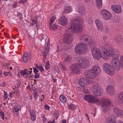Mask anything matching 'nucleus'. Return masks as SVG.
Listing matches in <instances>:
<instances>
[{
    "label": "nucleus",
    "instance_id": "nucleus-3",
    "mask_svg": "<svg viewBox=\"0 0 123 123\" xmlns=\"http://www.w3.org/2000/svg\"><path fill=\"white\" fill-rule=\"evenodd\" d=\"M103 53L102 54L103 58L105 60L107 59V56H113L115 55V52L112 47H108L103 48Z\"/></svg>",
    "mask_w": 123,
    "mask_h": 123
},
{
    "label": "nucleus",
    "instance_id": "nucleus-42",
    "mask_svg": "<svg viewBox=\"0 0 123 123\" xmlns=\"http://www.w3.org/2000/svg\"><path fill=\"white\" fill-rule=\"evenodd\" d=\"M109 42L108 41V40L107 41H105L104 44V45L106 46H108L109 44Z\"/></svg>",
    "mask_w": 123,
    "mask_h": 123
},
{
    "label": "nucleus",
    "instance_id": "nucleus-19",
    "mask_svg": "<svg viewBox=\"0 0 123 123\" xmlns=\"http://www.w3.org/2000/svg\"><path fill=\"white\" fill-rule=\"evenodd\" d=\"M107 123H116L115 116L113 115H111L107 119Z\"/></svg>",
    "mask_w": 123,
    "mask_h": 123
},
{
    "label": "nucleus",
    "instance_id": "nucleus-59",
    "mask_svg": "<svg viewBox=\"0 0 123 123\" xmlns=\"http://www.w3.org/2000/svg\"><path fill=\"white\" fill-rule=\"evenodd\" d=\"M58 118V116L56 115H55L54 116V119L55 120H56Z\"/></svg>",
    "mask_w": 123,
    "mask_h": 123
},
{
    "label": "nucleus",
    "instance_id": "nucleus-58",
    "mask_svg": "<svg viewBox=\"0 0 123 123\" xmlns=\"http://www.w3.org/2000/svg\"><path fill=\"white\" fill-rule=\"evenodd\" d=\"M103 39L105 40V41L108 40L107 39V37L106 36H104Z\"/></svg>",
    "mask_w": 123,
    "mask_h": 123
},
{
    "label": "nucleus",
    "instance_id": "nucleus-43",
    "mask_svg": "<svg viewBox=\"0 0 123 123\" xmlns=\"http://www.w3.org/2000/svg\"><path fill=\"white\" fill-rule=\"evenodd\" d=\"M37 21V18H35L34 20H33L32 21V22L31 23V25H34L36 23Z\"/></svg>",
    "mask_w": 123,
    "mask_h": 123
},
{
    "label": "nucleus",
    "instance_id": "nucleus-64",
    "mask_svg": "<svg viewBox=\"0 0 123 123\" xmlns=\"http://www.w3.org/2000/svg\"><path fill=\"white\" fill-rule=\"evenodd\" d=\"M49 62V61H48L47 62V63L45 65L50 66V64Z\"/></svg>",
    "mask_w": 123,
    "mask_h": 123
},
{
    "label": "nucleus",
    "instance_id": "nucleus-9",
    "mask_svg": "<svg viewBox=\"0 0 123 123\" xmlns=\"http://www.w3.org/2000/svg\"><path fill=\"white\" fill-rule=\"evenodd\" d=\"M92 92L93 94L96 96H101L103 93L102 89L97 84L95 85L93 87Z\"/></svg>",
    "mask_w": 123,
    "mask_h": 123
},
{
    "label": "nucleus",
    "instance_id": "nucleus-45",
    "mask_svg": "<svg viewBox=\"0 0 123 123\" xmlns=\"http://www.w3.org/2000/svg\"><path fill=\"white\" fill-rule=\"evenodd\" d=\"M35 75H34V77L36 78H37L39 77V74L37 73H35Z\"/></svg>",
    "mask_w": 123,
    "mask_h": 123
},
{
    "label": "nucleus",
    "instance_id": "nucleus-6",
    "mask_svg": "<svg viewBox=\"0 0 123 123\" xmlns=\"http://www.w3.org/2000/svg\"><path fill=\"white\" fill-rule=\"evenodd\" d=\"M94 47L92 48V54L94 58L98 60L99 59L101 56L103 57L102 54L103 53V50L102 51L101 53L100 50L98 48H95Z\"/></svg>",
    "mask_w": 123,
    "mask_h": 123
},
{
    "label": "nucleus",
    "instance_id": "nucleus-56",
    "mask_svg": "<svg viewBox=\"0 0 123 123\" xmlns=\"http://www.w3.org/2000/svg\"><path fill=\"white\" fill-rule=\"evenodd\" d=\"M55 121L54 120H53L52 121H49L47 123H55Z\"/></svg>",
    "mask_w": 123,
    "mask_h": 123
},
{
    "label": "nucleus",
    "instance_id": "nucleus-57",
    "mask_svg": "<svg viewBox=\"0 0 123 123\" xmlns=\"http://www.w3.org/2000/svg\"><path fill=\"white\" fill-rule=\"evenodd\" d=\"M109 29L107 27H106L105 28V32L106 33H107L108 32V31Z\"/></svg>",
    "mask_w": 123,
    "mask_h": 123
},
{
    "label": "nucleus",
    "instance_id": "nucleus-26",
    "mask_svg": "<svg viewBox=\"0 0 123 123\" xmlns=\"http://www.w3.org/2000/svg\"><path fill=\"white\" fill-rule=\"evenodd\" d=\"M96 5L98 7L102 6V0H96Z\"/></svg>",
    "mask_w": 123,
    "mask_h": 123
},
{
    "label": "nucleus",
    "instance_id": "nucleus-11",
    "mask_svg": "<svg viewBox=\"0 0 123 123\" xmlns=\"http://www.w3.org/2000/svg\"><path fill=\"white\" fill-rule=\"evenodd\" d=\"M111 102L108 99H105L102 101V106L103 110L104 112H106L109 110V106L111 105Z\"/></svg>",
    "mask_w": 123,
    "mask_h": 123
},
{
    "label": "nucleus",
    "instance_id": "nucleus-16",
    "mask_svg": "<svg viewBox=\"0 0 123 123\" xmlns=\"http://www.w3.org/2000/svg\"><path fill=\"white\" fill-rule=\"evenodd\" d=\"M114 113L116 116H122L123 115V112L121 109L116 107L113 108Z\"/></svg>",
    "mask_w": 123,
    "mask_h": 123
},
{
    "label": "nucleus",
    "instance_id": "nucleus-8",
    "mask_svg": "<svg viewBox=\"0 0 123 123\" xmlns=\"http://www.w3.org/2000/svg\"><path fill=\"white\" fill-rule=\"evenodd\" d=\"M103 66L105 71L108 74L112 75L114 74L113 70L110 64L107 63H105L104 64Z\"/></svg>",
    "mask_w": 123,
    "mask_h": 123
},
{
    "label": "nucleus",
    "instance_id": "nucleus-41",
    "mask_svg": "<svg viewBox=\"0 0 123 123\" xmlns=\"http://www.w3.org/2000/svg\"><path fill=\"white\" fill-rule=\"evenodd\" d=\"M9 74L10 76L11 75V73L10 72H7L6 71H4V74L6 76H7L8 75V74Z\"/></svg>",
    "mask_w": 123,
    "mask_h": 123
},
{
    "label": "nucleus",
    "instance_id": "nucleus-27",
    "mask_svg": "<svg viewBox=\"0 0 123 123\" xmlns=\"http://www.w3.org/2000/svg\"><path fill=\"white\" fill-rule=\"evenodd\" d=\"M68 108L71 110H74L76 109V107L75 105L72 104L68 105Z\"/></svg>",
    "mask_w": 123,
    "mask_h": 123
},
{
    "label": "nucleus",
    "instance_id": "nucleus-49",
    "mask_svg": "<svg viewBox=\"0 0 123 123\" xmlns=\"http://www.w3.org/2000/svg\"><path fill=\"white\" fill-rule=\"evenodd\" d=\"M21 81L19 80H18L17 82V86L18 88L19 87V86L21 84Z\"/></svg>",
    "mask_w": 123,
    "mask_h": 123
},
{
    "label": "nucleus",
    "instance_id": "nucleus-38",
    "mask_svg": "<svg viewBox=\"0 0 123 123\" xmlns=\"http://www.w3.org/2000/svg\"><path fill=\"white\" fill-rule=\"evenodd\" d=\"M4 99L5 100V99H7V98L8 95L7 94V93L5 91H4Z\"/></svg>",
    "mask_w": 123,
    "mask_h": 123
},
{
    "label": "nucleus",
    "instance_id": "nucleus-14",
    "mask_svg": "<svg viewBox=\"0 0 123 123\" xmlns=\"http://www.w3.org/2000/svg\"><path fill=\"white\" fill-rule=\"evenodd\" d=\"M80 67L79 65L76 63L72 64L70 67L71 73L73 74H77L80 72Z\"/></svg>",
    "mask_w": 123,
    "mask_h": 123
},
{
    "label": "nucleus",
    "instance_id": "nucleus-7",
    "mask_svg": "<svg viewBox=\"0 0 123 123\" xmlns=\"http://www.w3.org/2000/svg\"><path fill=\"white\" fill-rule=\"evenodd\" d=\"M79 65L82 68H86L89 65V62L88 60L83 58H80L79 60Z\"/></svg>",
    "mask_w": 123,
    "mask_h": 123
},
{
    "label": "nucleus",
    "instance_id": "nucleus-54",
    "mask_svg": "<svg viewBox=\"0 0 123 123\" xmlns=\"http://www.w3.org/2000/svg\"><path fill=\"white\" fill-rule=\"evenodd\" d=\"M35 33H34V31L31 32L30 33V35L31 36H35Z\"/></svg>",
    "mask_w": 123,
    "mask_h": 123
},
{
    "label": "nucleus",
    "instance_id": "nucleus-63",
    "mask_svg": "<svg viewBox=\"0 0 123 123\" xmlns=\"http://www.w3.org/2000/svg\"><path fill=\"white\" fill-rule=\"evenodd\" d=\"M117 39H118V41L119 42H120V41H122V39L120 37H119Z\"/></svg>",
    "mask_w": 123,
    "mask_h": 123
},
{
    "label": "nucleus",
    "instance_id": "nucleus-10",
    "mask_svg": "<svg viewBox=\"0 0 123 123\" xmlns=\"http://www.w3.org/2000/svg\"><path fill=\"white\" fill-rule=\"evenodd\" d=\"M95 97L90 95H86L84 97V99L89 103L92 104L95 103L99 101L98 99H95Z\"/></svg>",
    "mask_w": 123,
    "mask_h": 123
},
{
    "label": "nucleus",
    "instance_id": "nucleus-25",
    "mask_svg": "<svg viewBox=\"0 0 123 123\" xmlns=\"http://www.w3.org/2000/svg\"><path fill=\"white\" fill-rule=\"evenodd\" d=\"M118 98L119 100L123 104V91L119 94Z\"/></svg>",
    "mask_w": 123,
    "mask_h": 123
},
{
    "label": "nucleus",
    "instance_id": "nucleus-30",
    "mask_svg": "<svg viewBox=\"0 0 123 123\" xmlns=\"http://www.w3.org/2000/svg\"><path fill=\"white\" fill-rule=\"evenodd\" d=\"M71 8L70 6H67L65 9L64 12L68 13L71 11Z\"/></svg>",
    "mask_w": 123,
    "mask_h": 123
},
{
    "label": "nucleus",
    "instance_id": "nucleus-12",
    "mask_svg": "<svg viewBox=\"0 0 123 123\" xmlns=\"http://www.w3.org/2000/svg\"><path fill=\"white\" fill-rule=\"evenodd\" d=\"M85 77L87 78H95L97 76L95 73L92 69L86 70L85 73Z\"/></svg>",
    "mask_w": 123,
    "mask_h": 123
},
{
    "label": "nucleus",
    "instance_id": "nucleus-23",
    "mask_svg": "<svg viewBox=\"0 0 123 123\" xmlns=\"http://www.w3.org/2000/svg\"><path fill=\"white\" fill-rule=\"evenodd\" d=\"M85 9L84 7H80L78 12L81 14L83 15L85 12Z\"/></svg>",
    "mask_w": 123,
    "mask_h": 123
},
{
    "label": "nucleus",
    "instance_id": "nucleus-44",
    "mask_svg": "<svg viewBox=\"0 0 123 123\" xmlns=\"http://www.w3.org/2000/svg\"><path fill=\"white\" fill-rule=\"evenodd\" d=\"M38 96L37 92H35L34 95V97L35 99H37Z\"/></svg>",
    "mask_w": 123,
    "mask_h": 123
},
{
    "label": "nucleus",
    "instance_id": "nucleus-24",
    "mask_svg": "<svg viewBox=\"0 0 123 123\" xmlns=\"http://www.w3.org/2000/svg\"><path fill=\"white\" fill-rule=\"evenodd\" d=\"M60 101L63 103H65L67 101L66 98L63 95H61L59 97Z\"/></svg>",
    "mask_w": 123,
    "mask_h": 123
},
{
    "label": "nucleus",
    "instance_id": "nucleus-20",
    "mask_svg": "<svg viewBox=\"0 0 123 123\" xmlns=\"http://www.w3.org/2000/svg\"><path fill=\"white\" fill-rule=\"evenodd\" d=\"M95 22L97 27L100 31H102L103 30L104 27L101 22L99 19L96 20Z\"/></svg>",
    "mask_w": 123,
    "mask_h": 123
},
{
    "label": "nucleus",
    "instance_id": "nucleus-17",
    "mask_svg": "<svg viewBox=\"0 0 123 123\" xmlns=\"http://www.w3.org/2000/svg\"><path fill=\"white\" fill-rule=\"evenodd\" d=\"M78 83L80 86L82 87L85 86L87 85L88 83L87 80L85 78H81L79 80Z\"/></svg>",
    "mask_w": 123,
    "mask_h": 123
},
{
    "label": "nucleus",
    "instance_id": "nucleus-39",
    "mask_svg": "<svg viewBox=\"0 0 123 123\" xmlns=\"http://www.w3.org/2000/svg\"><path fill=\"white\" fill-rule=\"evenodd\" d=\"M31 120L32 121L35 120L36 118V114L31 116Z\"/></svg>",
    "mask_w": 123,
    "mask_h": 123
},
{
    "label": "nucleus",
    "instance_id": "nucleus-22",
    "mask_svg": "<svg viewBox=\"0 0 123 123\" xmlns=\"http://www.w3.org/2000/svg\"><path fill=\"white\" fill-rule=\"evenodd\" d=\"M114 88L112 86L109 85L106 87V91L108 94L112 95L114 92Z\"/></svg>",
    "mask_w": 123,
    "mask_h": 123
},
{
    "label": "nucleus",
    "instance_id": "nucleus-31",
    "mask_svg": "<svg viewBox=\"0 0 123 123\" xmlns=\"http://www.w3.org/2000/svg\"><path fill=\"white\" fill-rule=\"evenodd\" d=\"M20 74L22 75H29L30 74H28L25 70H22L20 72Z\"/></svg>",
    "mask_w": 123,
    "mask_h": 123
},
{
    "label": "nucleus",
    "instance_id": "nucleus-51",
    "mask_svg": "<svg viewBox=\"0 0 123 123\" xmlns=\"http://www.w3.org/2000/svg\"><path fill=\"white\" fill-rule=\"evenodd\" d=\"M30 113L31 114V116L32 115H34L35 114V113L34 111L33 110H32L30 111Z\"/></svg>",
    "mask_w": 123,
    "mask_h": 123
},
{
    "label": "nucleus",
    "instance_id": "nucleus-15",
    "mask_svg": "<svg viewBox=\"0 0 123 123\" xmlns=\"http://www.w3.org/2000/svg\"><path fill=\"white\" fill-rule=\"evenodd\" d=\"M111 8L115 12L117 13H121L122 11L121 6L119 5H113L111 6Z\"/></svg>",
    "mask_w": 123,
    "mask_h": 123
},
{
    "label": "nucleus",
    "instance_id": "nucleus-34",
    "mask_svg": "<svg viewBox=\"0 0 123 123\" xmlns=\"http://www.w3.org/2000/svg\"><path fill=\"white\" fill-rule=\"evenodd\" d=\"M49 51V50L48 49H45L43 51V54L44 55H47L48 52Z\"/></svg>",
    "mask_w": 123,
    "mask_h": 123
},
{
    "label": "nucleus",
    "instance_id": "nucleus-60",
    "mask_svg": "<svg viewBox=\"0 0 123 123\" xmlns=\"http://www.w3.org/2000/svg\"><path fill=\"white\" fill-rule=\"evenodd\" d=\"M12 104H13V105H14V106L18 105V103H16V102H15L13 103Z\"/></svg>",
    "mask_w": 123,
    "mask_h": 123
},
{
    "label": "nucleus",
    "instance_id": "nucleus-53",
    "mask_svg": "<svg viewBox=\"0 0 123 123\" xmlns=\"http://www.w3.org/2000/svg\"><path fill=\"white\" fill-rule=\"evenodd\" d=\"M50 66L45 65V69L46 70H49L50 68Z\"/></svg>",
    "mask_w": 123,
    "mask_h": 123
},
{
    "label": "nucleus",
    "instance_id": "nucleus-62",
    "mask_svg": "<svg viewBox=\"0 0 123 123\" xmlns=\"http://www.w3.org/2000/svg\"><path fill=\"white\" fill-rule=\"evenodd\" d=\"M83 91V92L85 93H86L88 92V91L87 90H84Z\"/></svg>",
    "mask_w": 123,
    "mask_h": 123
},
{
    "label": "nucleus",
    "instance_id": "nucleus-2",
    "mask_svg": "<svg viewBox=\"0 0 123 123\" xmlns=\"http://www.w3.org/2000/svg\"><path fill=\"white\" fill-rule=\"evenodd\" d=\"M111 64L114 69L118 71L120 69V66L123 68V56L120 58V60L118 58L113 59L111 61Z\"/></svg>",
    "mask_w": 123,
    "mask_h": 123
},
{
    "label": "nucleus",
    "instance_id": "nucleus-18",
    "mask_svg": "<svg viewBox=\"0 0 123 123\" xmlns=\"http://www.w3.org/2000/svg\"><path fill=\"white\" fill-rule=\"evenodd\" d=\"M91 69L95 73L97 76L98 74L101 73V68L98 65H96L93 66Z\"/></svg>",
    "mask_w": 123,
    "mask_h": 123
},
{
    "label": "nucleus",
    "instance_id": "nucleus-29",
    "mask_svg": "<svg viewBox=\"0 0 123 123\" xmlns=\"http://www.w3.org/2000/svg\"><path fill=\"white\" fill-rule=\"evenodd\" d=\"M19 107H20L19 106H14L13 108V111L14 112H17L19 110L20 108L19 109Z\"/></svg>",
    "mask_w": 123,
    "mask_h": 123
},
{
    "label": "nucleus",
    "instance_id": "nucleus-13",
    "mask_svg": "<svg viewBox=\"0 0 123 123\" xmlns=\"http://www.w3.org/2000/svg\"><path fill=\"white\" fill-rule=\"evenodd\" d=\"M100 13L104 18L105 19H109L111 18V13L106 9L102 10L101 11Z\"/></svg>",
    "mask_w": 123,
    "mask_h": 123
},
{
    "label": "nucleus",
    "instance_id": "nucleus-55",
    "mask_svg": "<svg viewBox=\"0 0 123 123\" xmlns=\"http://www.w3.org/2000/svg\"><path fill=\"white\" fill-rule=\"evenodd\" d=\"M44 56L43 57V60L44 63L45 62V61L46 60V57L47 55H44Z\"/></svg>",
    "mask_w": 123,
    "mask_h": 123
},
{
    "label": "nucleus",
    "instance_id": "nucleus-4",
    "mask_svg": "<svg viewBox=\"0 0 123 123\" xmlns=\"http://www.w3.org/2000/svg\"><path fill=\"white\" fill-rule=\"evenodd\" d=\"M81 42L86 45L89 44L90 48L95 47L94 42H92L91 37L88 35L84 34L82 35L80 38Z\"/></svg>",
    "mask_w": 123,
    "mask_h": 123
},
{
    "label": "nucleus",
    "instance_id": "nucleus-21",
    "mask_svg": "<svg viewBox=\"0 0 123 123\" xmlns=\"http://www.w3.org/2000/svg\"><path fill=\"white\" fill-rule=\"evenodd\" d=\"M59 20L60 23L62 25H65L67 24L68 21L65 16H63L61 17Z\"/></svg>",
    "mask_w": 123,
    "mask_h": 123
},
{
    "label": "nucleus",
    "instance_id": "nucleus-32",
    "mask_svg": "<svg viewBox=\"0 0 123 123\" xmlns=\"http://www.w3.org/2000/svg\"><path fill=\"white\" fill-rule=\"evenodd\" d=\"M50 28L52 30H55L57 28L58 26L55 24H54L52 26H49Z\"/></svg>",
    "mask_w": 123,
    "mask_h": 123
},
{
    "label": "nucleus",
    "instance_id": "nucleus-5",
    "mask_svg": "<svg viewBox=\"0 0 123 123\" xmlns=\"http://www.w3.org/2000/svg\"><path fill=\"white\" fill-rule=\"evenodd\" d=\"M75 51L78 54H84L87 51V46L84 43H81L78 44L75 46Z\"/></svg>",
    "mask_w": 123,
    "mask_h": 123
},
{
    "label": "nucleus",
    "instance_id": "nucleus-33",
    "mask_svg": "<svg viewBox=\"0 0 123 123\" xmlns=\"http://www.w3.org/2000/svg\"><path fill=\"white\" fill-rule=\"evenodd\" d=\"M55 18L54 17H53L51 18L49 21V26H51L53 22L55 21Z\"/></svg>",
    "mask_w": 123,
    "mask_h": 123
},
{
    "label": "nucleus",
    "instance_id": "nucleus-48",
    "mask_svg": "<svg viewBox=\"0 0 123 123\" xmlns=\"http://www.w3.org/2000/svg\"><path fill=\"white\" fill-rule=\"evenodd\" d=\"M27 0H21L18 2L19 3H22L24 4Z\"/></svg>",
    "mask_w": 123,
    "mask_h": 123
},
{
    "label": "nucleus",
    "instance_id": "nucleus-50",
    "mask_svg": "<svg viewBox=\"0 0 123 123\" xmlns=\"http://www.w3.org/2000/svg\"><path fill=\"white\" fill-rule=\"evenodd\" d=\"M28 56V53L27 52H25L24 53L23 57H27Z\"/></svg>",
    "mask_w": 123,
    "mask_h": 123
},
{
    "label": "nucleus",
    "instance_id": "nucleus-28",
    "mask_svg": "<svg viewBox=\"0 0 123 123\" xmlns=\"http://www.w3.org/2000/svg\"><path fill=\"white\" fill-rule=\"evenodd\" d=\"M72 57L71 56L68 55L65 58L64 62H66L70 61L71 60Z\"/></svg>",
    "mask_w": 123,
    "mask_h": 123
},
{
    "label": "nucleus",
    "instance_id": "nucleus-46",
    "mask_svg": "<svg viewBox=\"0 0 123 123\" xmlns=\"http://www.w3.org/2000/svg\"><path fill=\"white\" fill-rule=\"evenodd\" d=\"M34 72L35 73H39V71L37 70V68L34 67H33Z\"/></svg>",
    "mask_w": 123,
    "mask_h": 123
},
{
    "label": "nucleus",
    "instance_id": "nucleus-1",
    "mask_svg": "<svg viewBox=\"0 0 123 123\" xmlns=\"http://www.w3.org/2000/svg\"><path fill=\"white\" fill-rule=\"evenodd\" d=\"M83 19L80 17L72 19L70 22L71 26L65 31L64 35V42L67 44H71L73 40L72 32L75 33L80 32L81 30V24Z\"/></svg>",
    "mask_w": 123,
    "mask_h": 123
},
{
    "label": "nucleus",
    "instance_id": "nucleus-36",
    "mask_svg": "<svg viewBox=\"0 0 123 123\" xmlns=\"http://www.w3.org/2000/svg\"><path fill=\"white\" fill-rule=\"evenodd\" d=\"M0 116L1 117V118L4 120V114L3 112L0 111Z\"/></svg>",
    "mask_w": 123,
    "mask_h": 123
},
{
    "label": "nucleus",
    "instance_id": "nucleus-52",
    "mask_svg": "<svg viewBox=\"0 0 123 123\" xmlns=\"http://www.w3.org/2000/svg\"><path fill=\"white\" fill-rule=\"evenodd\" d=\"M39 69L41 72H42V71H44V70L43 67L42 66H41L40 67Z\"/></svg>",
    "mask_w": 123,
    "mask_h": 123
},
{
    "label": "nucleus",
    "instance_id": "nucleus-35",
    "mask_svg": "<svg viewBox=\"0 0 123 123\" xmlns=\"http://www.w3.org/2000/svg\"><path fill=\"white\" fill-rule=\"evenodd\" d=\"M18 16L19 17V18L21 20L22 19V14L21 13L18 12L17 13Z\"/></svg>",
    "mask_w": 123,
    "mask_h": 123
},
{
    "label": "nucleus",
    "instance_id": "nucleus-47",
    "mask_svg": "<svg viewBox=\"0 0 123 123\" xmlns=\"http://www.w3.org/2000/svg\"><path fill=\"white\" fill-rule=\"evenodd\" d=\"M44 109L46 110H49L50 109V107L49 106L46 105H45Z\"/></svg>",
    "mask_w": 123,
    "mask_h": 123
},
{
    "label": "nucleus",
    "instance_id": "nucleus-61",
    "mask_svg": "<svg viewBox=\"0 0 123 123\" xmlns=\"http://www.w3.org/2000/svg\"><path fill=\"white\" fill-rule=\"evenodd\" d=\"M61 68L63 71H65L66 70V68L64 66L62 67Z\"/></svg>",
    "mask_w": 123,
    "mask_h": 123
},
{
    "label": "nucleus",
    "instance_id": "nucleus-37",
    "mask_svg": "<svg viewBox=\"0 0 123 123\" xmlns=\"http://www.w3.org/2000/svg\"><path fill=\"white\" fill-rule=\"evenodd\" d=\"M28 59V58L27 57H23V61L24 63H26L27 62Z\"/></svg>",
    "mask_w": 123,
    "mask_h": 123
},
{
    "label": "nucleus",
    "instance_id": "nucleus-40",
    "mask_svg": "<svg viewBox=\"0 0 123 123\" xmlns=\"http://www.w3.org/2000/svg\"><path fill=\"white\" fill-rule=\"evenodd\" d=\"M49 44V40H48L47 44L46 47L45 48V49L49 50L50 47Z\"/></svg>",
    "mask_w": 123,
    "mask_h": 123
}]
</instances>
